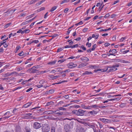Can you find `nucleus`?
<instances>
[{
  "label": "nucleus",
  "instance_id": "1",
  "mask_svg": "<svg viewBox=\"0 0 132 132\" xmlns=\"http://www.w3.org/2000/svg\"><path fill=\"white\" fill-rule=\"evenodd\" d=\"M86 112L85 110L79 109L78 110H75L72 111V113L77 116H83L84 115V113Z\"/></svg>",
  "mask_w": 132,
  "mask_h": 132
},
{
  "label": "nucleus",
  "instance_id": "2",
  "mask_svg": "<svg viewBox=\"0 0 132 132\" xmlns=\"http://www.w3.org/2000/svg\"><path fill=\"white\" fill-rule=\"evenodd\" d=\"M120 65L119 63H116L115 65H112V67L111 69L109 70V72H113L117 70L118 69L117 68L119 67Z\"/></svg>",
  "mask_w": 132,
  "mask_h": 132
},
{
  "label": "nucleus",
  "instance_id": "3",
  "mask_svg": "<svg viewBox=\"0 0 132 132\" xmlns=\"http://www.w3.org/2000/svg\"><path fill=\"white\" fill-rule=\"evenodd\" d=\"M50 128L47 124H44L42 128V131L43 132H48L50 131Z\"/></svg>",
  "mask_w": 132,
  "mask_h": 132
},
{
  "label": "nucleus",
  "instance_id": "4",
  "mask_svg": "<svg viewBox=\"0 0 132 132\" xmlns=\"http://www.w3.org/2000/svg\"><path fill=\"white\" fill-rule=\"evenodd\" d=\"M33 125L34 128L36 129H39L42 126L41 124L37 122H35Z\"/></svg>",
  "mask_w": 132,
  "mask_h": 132
},
{
  "label": "nucleus",
  "instance_id": "5",
  "mask_svg": "<svg viewBox=\"0 0 132 132\" xmlns=\"http://www.w3.org/2000/svg\"><path fill=\"white\" fill-rule=\"evenodd\" d=\"M99 119L101 121L104 122L105 124L108 123H110L111 122V121L109 120L106 119L104 118H100Z\"/></svg>",
  "mask_w": 132,
  "mask_h": 132
},
{
  "label": "nucleus",
  "instance_id": "6",
  "mask_svg": "<svg viewBox=\"0 0 132 132\" xmlns=\"http://www.w3.org/2000/svg\"><path fill=\"white\" fill-rule=\"evenodd\" d=\"M77 66V65L76 64H74L73 62L67 64V66L69 68H72L76 67Z\"/></svg>",
  "mask_w": 132,
  "mask_h": 132
},
{
  "label": "nucleus",
  "instance_id": "7",
  "mask_svg": "<svg viewBox=\"0 0 132 132\" xmlns=\"http://www.w3.org/2000/svg\"><path fill=\"white\" fill-rule=\"evenodd\" d=\"M7 115V116L4 117V119H8L12 116V114L9 111H7L4 114V116H5Z\"/></svg>",
  "mask_w": 132,
  "mask_h": 132
},
{
  "label": "nucleus",
  "instance_id": "8",
  "mask_svg": "<svg viewBox=\"0 0 132 132\" xmlns=\"http://www.w3.org/2000/svg\"><path fill=\"white\" fill-rule=\"evenodd\" d=\"M34 68H35V67H33L29 69L28 71H29V72L32 73H36L37 71L38 70L34 69Z\"/></svg>",
  "mask_w": 132,
  "mask_h": 132
},
{
  "label": "nucleus",
  "instance_id": "9",
  "mask_svg": "<svg viewBox=\"0 0 132 132\" xmlns=\"http://www.w3.org/2000/svg\"><path fill=\"white\" fill-rule=\"evenodd\" d=\"M98 112L95 110H93L92 111H90L88 112V113L90 114L92 116H94Z\"/></svg>",
  "mask_w": 132,
  "mask_h": 132
},
{
  "label": "nucleus",
  "instance_id": "10",
  "mask_svg": "<svg viewBox=\"0 0 132 132\" xmlns=\"http://www.w3.org/2000/svg\"><path fill=\"white\" fill-rule=\"evenodd\" d=\"M80 59L82 61L86 62H88L89 60V58L86 57H81Z\"/></svg>",
  "mask_w": 132,
  "mask_h": 132
},
{
  "label": "nucleus",
  "instance_id": "11",
  "mask_svg": "<svg viewBox=\"0 0 132 132\" xmlns=\"http://www.w3.org/2000/svg\"><path fill=\"white\" fill-rule=\"evenodd\" d=\"M93 74V73L91 71H85L84 73H82V75H90Z\"/></svg>",
  "mask_w": 132,
  "mask_h": 132
},
{
  "label": "nucleus",
  "instance_id": "12",
  "mask_svg": "<svg viewBox=\"0 0 132 132\" xmlns=\"http://www.w3.org/2000/svg\"><path fill=\"white\" fill-rule=\"evenodd\" d=\"M86 65V63H83L80 64L78 66V68H81L84 67Z\"/></svg>",
  "mask_w": 132,
  "mask_h": 132
},
{
  "label": "nucleus",
  "instance_id": "13",
  "mask_svg": "<svg viewBox=\"0 0 132 132\" xmlns=\"http://www.w3.org/2000/svg\"><path fill=\"white\" fill-rule=\"evenodd\" d=\"M50 68H48L46 70L44 71H40V73L41 74H43L46 73H48L50 72Z\"/></svg>",
  "mask_w": 132,
  "mask_h": 132
},
{
  "label": "nucleus",
  "instance_id": "14",
  "mask_svg": "<svg viewBox=\"0 0 132 132\" xmlns=\"http://www.w3.org/2000/svg\"><path fill=\"white\" fill-rule=\"evenodd\" d=\"M70 126L68 124L65 125L64 126V128L65 131H69Z\"/></svg>",
  "mask_w": 132,
  "mask_h": 132
},
{
  "label": "nucleus",
  "instance_id": "15",
  "mask_svg": "<svg viewBox=\"0 0 132 132\" xmlns=\"http://www.w3.org/2000/svg\"><path fill=\"white\" fill-rule=\"evenodd\" d=\"M15 132H21V128L20 126H17L16 127Z\"/></svg>",
  "mask_w": 132,
  "mask_h": 132
},
{
  "label": "nucleus",
  "instance_id": "16",
  "mask_svg": "<svg viewBox=\"0 0 132 132\" xmlns=\"http://www.w3.org/2000/svg\"><path fill=\"white\" fill-rule=\"evenodd\" d=\"M31 103H26V104H24L23 105V107L26 108H27L29 106H30L31 105Z\"/></svg>",
  "mask_w": 132,
  "mask_h": 132
},
{
  "label": "nucleus",
  "instance_id": "17",
  "mask_svg": "<svg viewBox=\"0 0 132 132\" xmlns=\"http://www.w3.org/2000/svg\"><path fill=\"white\" fill-rule=\"evenodd\" d=\"M56 60H54L48 62L47 64L51 65H52L55 64L56 63Z\"/></svg>",
  "mask_w": 132,
  "mask_h": 132
},
{
  "label": "nucleus",
  "instance_id": "18",
  "mask_svg": "<svg viewBox=\"0 0 132 132\" xmlns=\"http://www.w3.org/2000/svg\"><path fill=\"white\" fill-rule=\"evenodd\" d=\"M26 132H30L31 129L28 126H26L25 128Z\"/></svg>",
  "mask_w": 132,
  "mask_h": 132
},
{
  "label": "nucleus",
  "instance_id": "19",
  "mask_svg": "<svg viewBox=\"0 0 132 132\" xmlns=\"http://www.w3.org/2000/svg\"><path fill=\"white\" fill-rule=\"evenodd\" d=\"M127 38L126 37H122L119 40L120 42H122L124 41L125 39Z\"/></svg>",
  "mask_w": 132,
  "mask_h": 132
},
{
  "label": "nucleus",
  "instance_id": "20",
  "mask_svg": "<svg viewBox=\"0 0 132 132\" xmlns=\"http://www.w3.org/2000/svg\"><path fill=\"white\" fill-rule=\"evenodd\" d=\"M121 63H130V62L128 61H126L123 60H121Z\"/></svg>",
  "mask_w": 132,
  "mask_h": 132
},
{
  "label": "nucleus",
  "instance_id": "21",
  "mask_svg": "<svg viewBox=\"0 0 132 132\" xmlns=\"http://www.w3.org/2000/svg\"><path fill=\"white\" fill-rule=\"evenodd\" d=\"M99 71H101V72H104L105 71V70L103 69H98L97 70H95L94 71L95 72H97Z\"/></svg>",
  "mask_w": 132,
  "mask_h": 132
},
{
  "label": "nucleus",
  "instance_id": "22",
  "mask_svg": "<svg viewBox=\"0 0 132 132\" xmlns=\"http://www.w3.org/2000/svg\"><path fill=\"white\" fill-rule=\"evenodd\" d=\"M12 23L11 22L7 24H6L4 27L5 28H7L9 27H10L11 24Z\"/></svg>",
  "mask_w": 132,
  "mask_h": 132
},
{
  "label": "nucleus",
  "instance_id": "23",
  "mask_svg": "<svg viewBox=\"0 0 132 132\" xmlns=\"http://www.w3.org/2000/svg\"><path fill=\"white\" fill-rule=\"evenodd\" d=\"M126 103H123L120 104L119 105V106L120 108H123V107H126Z\"/></svg>",
  "mask_w": 132,
  "mask_h": 132
},
{
  "label": "nucleus",
  "instance_id": "24",
  "mask_svg": "<svg viewBox=\"0 0 132 132\" xmlns=\"http://www.w3.org/2000/svg\"><path fill=\"white\" fill-rule=\"evenodd\" d=\"M85 126H82L80 128V131L82 132H84L85 131V130L84 129Z\"/></svg>",
  "mask_w": 132,
  "mask_h": 132
},
{
  "label": "nucleus",
  "instance_id": "25",
  "mask_svg": "<svg viewBox=\"0 0 132 132\" xmlns=\"http://www.w3.org/2000/svg\"><path fill=\"white\" fill-rule=\"evenodd\" d=\"M58 6H54L53 7L51 10V12H52L55 10L58 7Z\"/></svg>",
  "mask_w": 132,
  "mask_h": 132
},
{
  "label": "nucleus",
  "instance_id": "26",
  "mask_svg": "<svg viewBox=\"0 0 132 132\" xmlns=\"http://www.w3.org/2000/svg\"><path fill=\"white\" fill-rule=\"evenodd\" d=\"M30 32V30L29 29H25L23 31V32H22V33L23 34L24 33H28Z\"/></svg>",
  "mask_w": 132,
  "mask_h": 132
},
{
  "label": "nucleus",
  "instance_id": "27",
  "mask_svg": "<svg viewBox=\"0 0 132 132\" xmlns=\"http://www.w3.org/2000/svg\"><path fill=\"white\" fill-rule=\"evenodd\" d=\"M71 0H64L61 2L60 3L61 4H62L64 3H67L69 2Z\"/></svg>",
  "mask_w": 132,
  "mask_h": 132
},
{
  "label": "nucleus",
  "instance_id": "28",
  "mask_svg": "<svg viewBox=\"0 0 132 132\" xmlns=\"http://www.w3.org/2000/svg\"><path fill=\"white\" fill-rule=\"evenodd\" d=\"M56 72H60L62 70V69L61 68H56L55 69Z\"/></svg>",
  "mask_w": 132,
  "mask_h": 132
},
{
  "label": "nucleus",
  "instance_id": "29",
  "mask_svg": "<svg viewBox=\"0 0 132 132\" xmlns=\"http://www.w3.org/2000/svg\"><path fill=\"white\" fill-rule=\"evenodd\" d=\"M35 3V0H32L29 2L28 3V4L29 5H31L32 4L34 3Z\"/></svg>",
  "mask_w": 132,
  "mask_h": 132
},
{
  "label": "nucleus",
  "instance_id": "30",
  "mask_svg": "<svg viewBox=\"0 0 132 132\" xmlns=\"http://www.w3.org/2000/svg\"><path fill=\"white\" fill-rule=\"evenodd\" d=\"M91 107L92 108L97 109L98 108V106L97 104H95L91 105Z\"/></svg>",
  "mask_w": 132,
  "mask_h": 132
},
{
  "label": "nucleus",
  "instance_id": "31",
  "mask_svg": "<svg viewBox=\"0 0 132 132\" xmlns=\"http://www.w3.org/2000/svg\"><path fill=\"white\" fill-rule=\"evenodd\" d=\"M92 128L93 129L94 132H97L98 131H97L98 129H96V128L95 127L94 125L93 126V127H92Z\"/></svg>",
  "mask_w": 132,
  "mask_h": 132
},
{
  "label": "nucleus",
  "instance_id": "32",
  "mask_svg": "<svg viewBox=\"0 0 132 132\" xmlns=\"http://www.w3.org/2000/svg\"><path fill=\"white\" fill-rule=\"evenodd\" d=\"M97 47V45L96 44H94L93 45L92 47V48L91 49V50L92 51L94 50Z\"/></svg>",
  "mask_w": 132,
  "mask_h": 132
},
{
  "label": "nucleus",
  "instance_id": "33",
  "mask_svg": "<svg viewBox=\"0 0 132 132\" xmlns=\"http://www.w3.org/2000/svg\"><path fill=\"white\" fill-rule=\"evenodd\" d=\"M16 35V33H15L14 34H13L12 33L10 34L9 36V38H10L12 36L13 37H14Z\"/></svg>",
  "mask_w": 132,
  "mask_h": 132
},
{
  "label": "nucleus",
  "instance_id": "34",
  "mask_svg": "<svg viewBox=\"0 0 132 132\" xmlns=\"http://www.w3.org/2000/svg\"><path fill=\"white\" fill-rule=\"evenodd\" d=\"M63 47H60V48H59L57 50V52H59L61 51H62V50H63Z\"/></svg>",
  "mask_w": 132,
  "mask_h": 132
},
{
  "label": "nucleus",
  "instance_id": "35",
  "mask_svg": "<svg viewBox=\"0 0 132 132\" xmlns=\"http://www.w3.org/2000/svg\"><path fill=\"white\" fill-rule=\"evenodd\" d=\"M111 52L112 54H114L116 53H117V50L115 49H113L111 51Z\"/></svg>",
  "mask_w": 132,
  "mask_h": 132
},
{
  "label": "nucleus",
  "instance_id": "36",
  "mask_svg": "<svg viewBox=\"0 0 132 132\" xmlns=\"http://www.w3.org/2000/svg\"><path fill=\"white\" fill-rule=\"evenodd\" d=\"M34 67H35V68L36 69L40 68L43 67L42 66L40 65H38L36 66H34Z\"/></svg>",
  "mask_w": 132,
  "mask_h": 132
},
{
  "label": "nucleus",
  "instance_id": "37",
  "mask_svg": "<svg viewBox=\"0 0 132 132\" xmlns=\"http://www.w3.org/2000/svg\"><path fill=\"white\" fill-rule=\"evenodd\" d=\"M56 114H58V115H62L63 114V112H60L59 111L56 113Z\"/></svg>",
  "mask_w": 132,
  "mask_h": 132
},
{
  "label": "nucleus",
  "instance_id": "38",
  "mask_svg": "<svg viewBox=\"0 0 132 132\" xmlns=\"http://www.w3.org/2000/svg\"><path fill=\"white\" fill-rule=\"evenodd\" d=\"M80 47L84 51L86 50V48L83 45H82L81 46H80Z\"/></svg>",
  "mask_w": 132,
  "mask_h": 132
},
{
  "label": "nucleus",
  "instance_id": "39",
  "mask_svg": "<svg viewBox=\"0 0 132 132\" xmlns=\"http://www.w3.org/2000/svg\"><path fill=\"white\" fill-rule=\"evenodd\" d=\"M58 109L59 110H66V109L65 108H63V107H59L58 108Z\"/></svg>",
  "mask_w": 132,
  "mask_h": 132
},
{
  "label": "nucleus",
  "instance_id": "40",
  "mask_svg": "<svg viewBox=\"0 0 132 132\" xmlns=\"http://www.w3.org/2000/svg\"><path fill=\"white\" fill-rule=\"evenodd\" d=\"M66 60L65 59H62L61 60H59L58 61V62L59 63H62Z\"/></svg>",
  "mask_w": 132,
  "mask_h": 132
},
{
  "label": "nucleus",
  "instance_id": "41",
  "mask_svg": "<svg viewBox=\"0 0 132 132\" xmlns=\"http://www.w3.org/2000/svg\"><path fill=\"white\" fill-rule=\"evenodd\" d=\"M79 47V45L78 44H76L72 46L71 48H77Z\"/></svg>",
  "mask_w": 132,
  "mask_h": 132
},
{
  "label": "nucleus",
  "instance_id": "42",
  "mask_svg": "<svg viewBox=\"0 0 132 132\" xmlns=\"http://www.w3.org/2000/svg\"><path fill=\"white\" fill-rule=\"evenodd\" d=\"M121 99V97H118L116 98H113L112 99V100H113V101L114 100H116V101H119Z\"/></svg>",
  "mask_w": 132,
  "mask_h": 132
},
{
  "label": "nucleus",
  "instance_id": "43",
  "mask_svg": "<svg viewBox=\"0 0 132 132\" xmlns=\"http://www.w3.org/2000/svg\"><path fill=\"white\" fill-rule=\"evenodd\" d=\"M53 103V102H47L46 103V105L47 106H49L50 105L52 104Z\"/></svg>",
  "mask_w": 132,
  "mask_h": 132
},
{
  "label": "nucleus",
  "instance_id": "44",
  "mask_svg": "<svg viewBox=\"0 0 132 132\" xmlns=\"http://www.w3.org/2000/svg\"><path fill=\"white\" fill-rule=\"evenodd\" d=\"M18 55L19 56H21L23 55L24 56V53L23 51L21 52L18 54Z\"/></svg>",
  "mask_w": 132,
  "mask_h": 132
},
{
  "label": "nucleus",
  "instance_id": "45",
  "mask_svg": "<svg viewBox=\"0 0 132 132\" xmlns=\"http://www.w3.org/2000/svg\"><path fill=\"white\" fill-rule=\"evenodd\" d=\"M97 123L99 125V127L100 129H101L103 127V126L102 124L98 122H97Z\"/></svg>",
  "mask_w": 132,
  "mask_h": 132
},
{
  "label": "nucleus",
  "instance_id": "46",
  "mask_svg": "<svg viewBox=\"0 0 132 132\" xmlns=\"http://www.w3.org/2000/svg\"><path fill=\"white\" fill-rule=\"evenodd\" d=\"M70 71V69H66L64 70L63 71L62 73H63V72H69Z\"/></svg>",
  "mask_w": 132,
  "mask_h": 132
},
{
  "label": "nucleus",
  "instance_id": "47",
  "mask_svg": "<svg viewBox=\"0 0 132 132\" xmlns=\"http://www.w3.org/2000/svg\"><path fill=\"white\" fill-rule=\"evenodd\" d=\"M92 45V44L91 43H89L88 42H87L86 44V46H88V47H90Z\"/></svg>",
  "mask_w": 132,
  "mask_h": 132
},
{
  "label": "nucleus",
  "instance_id": "48",
  "mask_svg": "<svg viewBox=\"0 0 132 132\" xmlns=\"http://www.w3.org/2000/svg\"><path fill=\"white\" fill-rule=\"evenodd\" d=\"M113 100H112V99H108L106 100L105 101H104L103 103H106V102H108L109 101H113Z\"/></svg>",
  "mask_w": 132,
  "mask_h": 132
},
{
  "label": "nucleus",
  "instance_id": "49",
  "mask_svg": "<svg viewBox=\"0 0 132 132\" xmlns=\"http://www.w3.org/2000/svg\"><path fill=\"white\" fill-rule=\"evenodd\" d=\"M17 73V72L15 71H14L13 72L11 73H9V76H11L13 74H16Z\"/></svg>",
  "mask_w": 132,
  "mask_h": 132
},
{
  "label": "nucleus",
  "instance_id": "50",
  "mask_svg": "<svg viewBox=\"0 0 132 132\" xmlns=\"http://www.w3.org/2000/svg\"><path fill=\"white\" fill-rule=\"evenodd\" d=\"M20 48L21 47L20 46L16 47L15 49L16 51L15 52V53H16L18 51Z\"/></svg>",
  "mask_w": 132,
  "mask_h": 132
},
{
  "label": "nucleus",
  "instance_id": "51",
  "mask_svg": "<svg viewBox=\"0 0 132 132\" xmlns=\"http://www.w3.org/2000/svg\"><path fill=\"white\" fill-rule=\"evenodd\" d=\"M54 92V90L53 89H51L49 90L48 93H50L52 94Z\"/></svg>",
  "mask_w": 132,
  "mask_h": 132
},
{
  "label": "nucleus",
  "instance_id": "52",
  "mask_svg": "<svg viewBox=\"0 0 132 132\" xmlns=\"http://www.w3.org/2000/svg\"><path fill=\"white\" fill-rule=\"evenodd\" d=\"M75 72H72L70 73V76L71 77H73L75 75Z\"/></svg>",
  "mask_w": 132,
  "mask_h": 132
},
{
  "label": "nucleus",
  "instance_id": "53",
  "mask_svg": "<svg viewBox=\"0 0 132 132\" xmlns=\"http://www.w3.org/2000/svg\"><path fill=\"white\" fill-rule=\"evenodd\" d=\"M33 89V88L32 87H30L29 89H27L26 91V92H28L31 90H32Z\"/></svg>",
  "mask_w": 132,
  "mask_h": 132
},
{
  "label": "nucleus",
  "instance_id": "54",
  "mask_svg": "<svg viewBox=\"0 0 132 132\" xmlns=\"http://www.w3.org/2000/svg\"><path fill=\"white\" fill-rule=\"evenodd\" d=\"M92 108L91 107V106H86L85 108V109H88L89 110H91L92 109L91 108Z\"/></svg>",
  "mask_w": 132,
  "mask_h": 132
},
{
  "label": "nucleus",
  "instance_id": "55",
  "mask_svg": "<svg viewBox=\"0 0 132 132\" xmlns=\"http://www.w3.org/2000/svg\"><path fill=\"white\" fill-rule=\"evenodd\" d=\"M22 32H23V31L22 30V29H20L19 30L17 31L16 32L17 33H21L22 34H23L22 33Z\"/></svg>",
  "mask_w": 132,
  "mask_h": 132
},
{
  "label": "nucleus",
  "instance_id": "56",
  "mask_svg": "<svg viewBox=\"0 0 132 132\" xmlns=\"http://www.w3.org/2000/svg\"><path fill=\"white\" fill-rule=\"evenodd\" d=\"M39 42V41H38V40H33L32 42V43L34 42L35 43H38Z\"/></svg>",
  "mask_w": 132,
  "mask_h": 132
},
{
  "label": "nucleus",
  "instance_id": "57",
  "mask_svg": "<svg viewBox=\"0 0 132 132\" xmlns=\"http://www.w3.org/2000/svg\"><path fill=\"white\" fill-rule=\"evenodd\" d=\"M55 72H56L55 69H54L53 70H52L50 72V73H55Z\"/></svg>",
  "mask_w": 132,
  "mask_h": 132
},
{
  "label": "nucleus",
  "instance_id": "58",
  "mask_svg": "<svg viewBox=\"0 0 132 132\" xmlns=\"http://www.w3.org/2000/svg\"><path fill=\"white\" fill-rule=\"evenodd\" d=\"M117 16L116 14H113L111 16V18H114L116 17Z\"/></svg>",
  "mask_w": 132,
  "mask_h": 132
},
{
  "label": "nucleus",
  "instance_id": "59",
  "mask_svg": "<svg viewBox=\"0 0 132 132\" xmlns=\"http://www.w3.org/2000/svg\"><path fill=\"white\" fill-rule=\"evenodd\" d=\"M45 9V8L44 7H41L40 8V9H39V11H41L43 10H44Z\"/></svg>",
  "mask_w": 132,
  "mask_h": 132
},
{
  "label": "nucleus",
  "instance_id": "60",
  "mask_svg": "<svg viewBox=\"0 0 132 132\" xmlns=\"http://www.w3.org/2000/svg\"><path fill=\"white\" fill-rule=\"evenodd\" d=\"M107 55L106 54H103L102 55V56L104 58L107 57Z\"/></svg>",
  "mask_w": 132,
  "mask_h": 132
},
{
  "label": "nucleus",
  "instance_id": "61",
  "mask_svg": "<svg viewBox=\"0 0 132 132\" xmlns=\"http://www.w3.org/2000/svg\"><path fill=\"white\" fill-rule=\"evenodd\" d=\"M105 47H107L110 45L109 43H106L104 44Z\"/></svg>",
  "mask_w": 132,
  "mask_h": 132
},
{
  "label": "nucleus",
  "instance_id": "62",
  "mask_svg": "<svg viewBox=\"0 0 132 132\" xmlns=\"http://www.w3.org/2000/svg\"><path fill=\"white\" fill-rule=\"evenodd\" d=\"M23 68L22 67H19L17 68V70L18 71H20V70H22Z\"/></svg>",
  "mask_w": 132,
  "mask_h": 132
},
{
  "label": "nucleus",
  "instance_id": "63",
  "mask_svg": "<svg viewBox=\"0 0 132 132\" xmlns=\"http://www.w3.org/2000/svg\"><path fill=\"white\" fill-rule=\"evenodd\" d=\"M4 76L5 77H8L9 76V73L7 72V73L4 74Z\"/></svg>",
  "mask_w": 132,
  "mask_h": 132
},
{
  "label": "nucleus",
  "instance_id": "64",
  "mask_svg": "<svg viewBox=\"0 0 132 132\" xmlns=\"http://www.w3.org/2000/svg\"><path fill=\"white\" fill-rule=\"evenodd\" d=\"M51 132H55V129L54 127H52Z\"/></svg>",
  "mask_w": 132,
  "mask_h": 132
}]
</instances>
